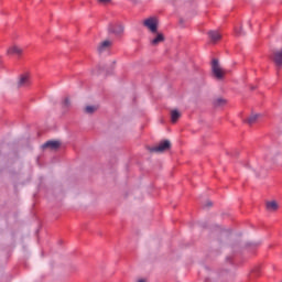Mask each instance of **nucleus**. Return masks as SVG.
I'll return each instance as SVG.
<instances>
[{"mask_svg":"<svg viewBox=\"0 0 282 282\" xmlns=\"http://www.w3.org/2000/svg\"><path fill=\"white\" fill-rule=\"evenodd\" d=\"M212 72L218 80H221V78H224V70H221V67L219 66V61H212Z\"/></svg>","mask_w":282,"mask_h":282,"instance_id":"f257e3e1","label":"nucleus"},{"mask_svg":"<svg viewBox=\"0 0 282 282\" xmlns=\"http://www.w3.org/2000/svg\"><path fill=\"white\" fill-rule=\"evenodd\" d=\"M143 25L150 30L153 34L158 32V19L155 18H149L144 20Z\"/></svg>","mask_w":282,"mask_h":282,"instance_id":"f03ea898","label":"nucleus"},{"mask_svg":"<svg viewBox=\"0 0 282 282\" xmlns=\"http://www.w3.org/2000/svg\"><path fill=\"white\" fill-rule=\"evenodd\" d=\"M171 149V141L165 140L159 143V145L151 149L154 153H164V151H169Z\"/></svg>","mask_w":282,"mask_h":282,"instance_id":"7ed1b4c3","label":"nucleus"},{"mask_svg":"<svg viewBox=\"0 0 282 282\" xmlns=\"http://www.w3.org/2000/svg\"><path fill=\"white\" fill-rule=\"evenodd\" d=\"M109 32H111V34H116V36H120V34L124 32V26H122V24L110 25Z\"/></svg>","mask_w":282,"mask_h":282,"instance_id":"20e7f679","label":"nucleus"},{"mask_svg":"<svg viewBox=\"0 0 282 282\" xmlns=\"http://www.w3.org/2000/svg\"><path fill=\"white\" fill-rule=\"evenodd\" d=\"M7 54L9 56H21V54H23V48L17 46V45H13V46L9 47V50L7 51Z\"/></svg>","mask_w":282,"mask_h":282,"instance_id":"39448f33","label":"nucleus"},{"mask_svg":"<svg viewBox=\"0 0 282 282\" xmlns=\"http://www.w3.org/2000/svg\"><path fill=\"white\" fill-rule=\"evenodd\" d=\"M30 75L28 74H24V75H21L20 77V80L18 83V87H30Z\"/></svg>","mask_w":282,"mask_h":282,"instance_id":"423d86ee","label":"nucleus"},{"mask_svg":"<svg viewBox=\"0 0 282 282\" xmlns=\"http://www.w3.org/2000/svg\"><path fill=\"white\" fill-rule=\"evenodd\" d=\"M43 149H52V151H56V149L61 148V142L58 141H47L42 145Z\"/></svg>","mask_w":282,"mask_h":282,"instance_id":"0eeeda50","label":"nucleus"},{"mask_svg":"<svg viewBox=\"0 0 282 282\" xmlns=\"http://www.w3.org/2000/svg\"><path fill=\"white\" fill-rule=\"evenodd\" d=\"M208 37L210 39L212 43H217L218 41H221V33H219V31H209Z\"/></svg>","mask_w":282,"mask_h":282,"instance_id":"6e6552de","label":"nucleus"},{"mask_svg":"<svg viewBox=\"0 0 282 282\" xmlns=\"http://www.w3.org/2000/svg\"><path fill=\"white\" fill-rule=\"evenodd\" d=\"M272 61L278 67H282V51L273 53Z\"/></svg>","mask_w":282,"mask_h":282,"instance_id":"1a4fd4ad","label":"nucleus"},{"mask_svg":"<svg viewBox=\"0 0 282 282\" xmlns=\"http://www.w3.org/2000/svg\"><path fill=\"white\" fill-rule=\"evenodd\" d=\"M267 210H269V213H274L276 210H279V204L275 200H271V202H267Z\"/></svg>","mask_w":282,"mask_h":282,"instance_id":"9d476101","label":"nucleus"},{"mask_svg":"<svg viewBox=\"0 0 282 282\" xmlns=\"http://www.w3.org/2000/svg\"><path fill=\"white\" fill-rule=\"evenodd\" d=\"M111 45V41H104L99 46H98V52L99 54H102V52H105V50H107V47H109Z\"/></svg>","mask_w":282,"mask_h":282,"instance_id":"9b49d317","label":"nucleus"},{"mask_svg":"<svg viewBox=\"0 0 282 282\" xmlns=\"http://www.w3.org/2000/svg\"><path fill=\"white\" fill-rule=\"evenodd\" d=\"M182 115L180 113V111H177V110H172L171 111V120H172V122L173 123H175V122H177V120H180V117H181Z\"/></svg>","mask_w":282,"mask_h":282,"instance_id":"f8f14e48","label":"nucleus"},{"mask_svg":"<svg viewBox=\"0 0 282 282\" xmlns=\"http://www.w3.org/2000/svg\"><path fill=\"white\" fill-rule=\"evenodd\" d=\"M164 41V35L162 33H159L154 40L151 41L153 45H158Z\"/></svg>","mask_w":282,"mask_h":282,"instance_id":"ddd939ff","label":"nucleus"},{"mask_svg":"<svg viewBox=\"0 0 282 282\" xmlns=\"http://www.w3.org/2000/svg\"><path fill=\"white\" fill-rule=\"evenodd\" d=\"M257 120H259V115H252L246 120V122L247 124L252 126Z\"/></svg>","mask_w":282,"mask_h":282,"instance_id":"4468645a","label":"nucleus"},{"mask_svg":"<svg viewBox=\"0 0 282 282\" xmlns=\"http://www.w3.org/2000/svg\"><path fill=\"white\" fill-rule=\"evenodd\" d=\"M96 107H94V106H87L86 108H85V111H86V113H94V111H96Z\"/></svg>","mask_w":282,"mask_h":282,"instance_id":"2eb2a0df","label":"nucleus"},{"mask_svg":"<svg viewBox=\"0 0 282 282\" xmlns=\"http://www.w3.org/2000/svg\"><path fill=\"white\" fill-rule=\"evenodd\" d=\"M236 36H243V30L241 28H235Z\"/></svg>","mask_w":282,"mask_h":282,"instance_id":"dca6fc26","label":"nucleus"},{"mask_svg":"<svg viewBox=\"0 0 282 282\" xmlns=\"http://www.w3.org/2000/svg\"><path fill=\"white\" fill-rule=\"evenodd\" d=\"M225 102H226V100H224V99H221V98H218V99L216 100L215 105H216L217 107H220V105H224Z\"/></svg>","mask_w":282,"mask_h":282,"instance_id":"f3484780","label":"nucleus"},{"mask_svg":"<svg viewBox=\"0 0 282 282\" xmlns=\"http://www.w3.org/2000/svg\"><path fill=\"white\" fill-rule=\"evenodd\" d=\"M63 107H69V98H65L63 101Z\"/></svg>","mask_w":282,"mask_h":282,"instance_id":"a211bd4d","label":"nucleus"},{"mask_svg":"<svg viewBox=\"0 0 282 282\" xmlns=\"http://www.w3.org/2000/svg\"><path fill=\"white\" fill-rule=\"evenodd\" d=\"M99 3H110L111 0H98Z\"/></svg>","mask_w":282,"mask_h":282,"instance_id":"6ab92c4d","label":"nucleus"},{"mask_svg":"<svg viewBox=\"0 0 282 282\" xmlns=\"http://www.w3.org/2000/svg\"><path fill=\"white\" fill-rule=\"evenodd\" d=\"M207 206H213V203H212V202H208V203H207Z\"/></svg>","mask_w":282,"mask_h":282,"instance_id":"aec40b11","label":"nucleus"},{"mask_svg":"<svg viewBox=\"0 0 282 282\" xmlns=\"http://www.w3.org/2000/svg\"><path fill=\"white\" fill-rule=\"evenodd\" d=\"M138 282H147V280H144V279H141V280H139Z\"/></svg>","mask_w":282,"mask_h":282,"instance_id":"412c9836","label":"nucleus"}]
</instances>
